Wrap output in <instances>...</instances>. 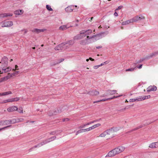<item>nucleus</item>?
<instances>
[{"label":"nucleus","instance_id":"nucleus-50","mask_svg":"<svg viewBox=\"0 0 158 158\" xmlns=\"http://www.w3.org/2000/svg\"><path fill=\"white\" fill-rule=\"evenodd\" d=\"M98 121H99V120H95L92 121H91V123H92V124L94 122Z\"/></svg>","mask_w":158,"mask_h":158},{"label":"nucleus","instance_id":"nucleus-1","mask_svg":"<svg viewBox=\"0 0 158 158\" xmlns=\"http://www.w3.org/2000/svg\"><path fill=\"white\" fill-rule=\"evenodd\" d=\"M125 149V148L123 146L118 147L109 152L106 157H112L114 156L115 155L123 152Z\"/></svg>","mask_w":158,"mask_h":158},{"label":"nucleus","instance_id":"nucleus-21","mask_svg":"<svg viewBox=\"0 0 158 158\" xmlns=\"http://www.w3.org/2000/svg\"><path fill=\"white\" fill-rule=\"evenodd\" d=\"M83 35V34H81L80 32V34H78L74 37V39L76 40H78L81 39L84 37Z\"/></svg>","mask_w":158,"mask_h":158},{"label":"nucleus","instance_id":"nucleus-35","mask_svg":"<svg viewBox=\"0 0 158 158\" xmlns=\"http://www.w3.org/2000/svg\"><path fill=\"white\" fill-rule=\"evenodd\" d=\"M9 102H11V98L2 101V103H5Z\"/></svg>","mask_w":158,"mask_h":158},{"label":"nucleus","instance_id":"nucleus-29","mask_svg":"<svg viewBox=\"0 0 158 158\" xmlns=\"http://www.w3.org/2000/svg\"><path fill=\"white\" fill-rule=\"evenodd\" d=\"M56 138V137L55 136H54L49 138L48 139V142H50L51 141H52L54 140Z\"/></svg>","mask_w":158,"mask_h":158},{"label":"nucleus","instance_id":"nucleus-41","mask_svg":"<svg viewBox=\"0 0 158 158\" xmlns=\"http://www.w3.org/2000/svg\"><path fill=\"white\" fill-rule=\"evenodd\" d=\"M145 126V125H144V124L141 125L140 126H139L138 127H137L136 128V129H139V128H142V127H144Z\"/></svg>","mask_w":158,"mask_h":158},{"label":"nucleus","instance_id":"nucleus-4","mask_svg":"<svg viewBox=\"0 0 158 158\" xmlns=\"http://www.w3.org/2000/svg\"><path fill=\"white\" fill-rule=\"evenodd\" d=\"M0 25L2 27H9L13 25V23L12 21H3L0 23Z\"/></svg>","mask_w":158,"mask_h":158},{"label":"nucleus","instance_id":"nucleus-8","mask_svg":"<svg viewBox=\"0 0 158 158\" xmlns=\"http://www.w3.org/2000/svg\"><path fill=\"white\" fill-rule=\"evenodd\" d=\"M145 18L143 16H135L132 19L133 23L136 22L138 21L143 19Z\"/></svg>","mask_w":158,"mask_h":158},{"label":"nucleus","instance_id":"nucleus-12","mask_svg":"<svg viewBox=\"0 0 158 158\" xmlns=\"http://www.w3.org/2000/svg\"><path fill=\"white\" fill-rule=\"evenodd\" d=\"M74 7H77V6H69L65 8V10L67 12H72L74 9Z\"/></svg>","mask_w":158,"mask_h":158},{"label":"nucleus","instance_id":"nucleus-43","mask_svg":"<svg viewBox=\"0 0 158 158\" xmlns=\"http://www.w3.org/2000/svg\"><path fill=\"white\" fill-rule=\"evenodd\" d=\"M19 112L20 113H23V110L22 107L19 108Z\"/></svg>","mask_w":158,"mask_h":158},{"label":"nucleus","instance_id":"nucleus-14","mask_svg":"<svg viewBox=\"0 0 158 158\" xmlns=\"http://www.w3.org/2000/svg\"><path fill=\"white\" fill-rule=\"evenodd\" d=\"M100 123H98L96 124H95L92 126L87 128L88 131H91V130H93L97 127H99L101 126Z\"/></svg>","mask_w":158,"mask_h":158},{"label":"nucleus","instance_id":"nucleus-15","mask_svg":"<svg viewBox=\"0 0 158 158\" xmlns=\"http://www.w3.org/2000/svg\"><path fill=\"white\" fill-rule=\"evenodd\" d=\"M2 69L3 70L2 72L5 73H7L10 71L12 69L11 68V67H3L2 65Z\"/></svg>","mask_w":158,"mask_h":158},{"label":"nucleus","instance_id":"nucleus-49","mask_svg":"<svg viewBox=\"0 0 158 158\" xmlns=\"http://www.w3.org/2000/svg\"><path fill=\"white\" fill-rule=\"evenodd\" d=\"M99 67H100V66L99 65H96V66H94V69H98Z\"/></svg>","mask_w":158,"mask_h":158},{"label":"nucleus","instance_id":"nucleus-10","mask_svg":"<svg viewBox=\"0 0 158 158\" xmlns=\"http://www.w3.org/2000/svg\"><path fill=\"white\" fill-rule=\"evenodd\" d=\"M18 109V107L16 106H12L8 108L7 110L9 112H12L15 111H17Z\"/></svg>","mask_w":158,"mask_h":158},{"label":"nucleus","instance_id":"nucleus-16","mask_svg":"<svg viewBox=\"0 0 158 158\" xmlns=\"http://www.w3.org/2000/svg\"><path fill=\"white\" fill-rule=\"evenodd\" d=\"M46 30V29H40L37 28H35L32 30L31 31L32 32L38 33L41 32H43Z\"/></svg>","mask_w":158,"mask_h":158},{"label":"nucleus","instance_id":"nucleus-47","mask_svg":"<svg viewBox=\"0 0 158 158\" xmlns=\"http://www.w3.org/2000/svg\"><path fill=\"white\" fill-rule=\"evenodd\" d=\"M129 102H135V99H131L129 100Z\"/></svg>","mask_w":158,"mask_h":158},{"label":"nucleus","instance_id":"nucleus-17","mask_svg":"<svg viewBox=\"0 0 158 158\" xmlns=\"http://www.w3.org/2000/svg\"><path fill=\"white\" fill-rule=\"evenodd\" d=\"M149 147L151 148H155L158 147V142L151 143L150 144Z\"/></svg>","mask_w":158,"mask_h":158},{"label":"nucleus","instance_id":"nucleus-2","mask_svg":"<svg viewBox=\"0 0 158 158\" xmlns=\"http://www.w3.org/2000/svg\"><path fill=\"white\" fill-rule=\"evenodd\" d=\"M69 46L68 43L64 42L56 47L55 49L56 50H63L67 49Z\"/></svg>","mask_w":158,"mask_h":158},{"label":"nucleus","instance_id":"nucleus-9","mask_svg":"<svg viewBox=\"0 0 158 158\" xmlns=\"http://www.w3.org/2000/svg\"><path fill=\"white\" fill-rule=\"evenodd\" d=\"M2 65L3 66V67H7V58H3L1 62ZM2 68V66H1Z\"/></svg>","mask_w":158,"mask_h":158},{"label":"nucleus","instance_id":"nucleus-58","mask_svg":"<svg viewBox=\"0 0 158 158\" xmlns=\"http://www.w3.org/2000/svg\"><path fill=\"white\" fill-rule=\"evenodd\" d=\"M102 47L101 46H98V47H96V48H98V49H99V48H101Z\"/></svg>","mask_w":158,"mask_h":158},{"label":"nucleus","instance_id":"nucleus-20","mask_svg":"<svg viewBox=\"0 0 158 158\" xmlns=\"http://www.w3.org/2000/svg\"><path fill=\"white\" fill-rule=\"evenodd\" d=\"M131 23H133V21H132V19H131L123 22L122 23V25H126Z\"/></svg>","mask_w":158,"mask_h":158},{"label":"nucleus","instance_id":"nucleus-34","mask_svg":"<svg viewBox=\"0 0 158 158\" xmlns=\"http://www.w3.org/2000/svg\"><path fill=\"white\" fill-rule=\"evenodd\" d=\"M11 102H17L19 100V98H11Z\"/></svg>","mask_w":158,"mask_h":158},{"label":"nucleus","instance_id":"nucleus-26","mask_svg":"<svg viewBox=\"0 0 158 158\" xmlns=\"http://www.w3.org/2000/svg\"><path fill=\"white\" fill-rule=\"evenodd\" d=\"M108 94L110 95H113L115 94L117 92L116 90H109L108 91Z\"/></svg>","mask_w":158,"mask_h":158},{"label":"nucleus","instance_id":"nucleus-61","mask_svg":"<svg viewBox=\"0 0 158 158\" xmlns=\"http://www.w3.org/2000/svg\"><path fill=\"white\" fill-rule=\"evenodd\" d=\"M89 59H87L86 60V61H87V62H88L89 61Z\"/></svg>","mask_w":158,"mask_h":158},{"label":"nucleus","instance_id":"nucleus-46","mask_svg":"<svg viewBox=\"0 0 158 158\" xmlns=\"http://www.w3.org/2000/svg\"><path fill=\"white\" fill-rule=\"evenodd\" d=\"M56 131H52V132H51L50 133V135H54L56 133Z\"/></svg>","mask_w":158,"mask_h":158},{"label":"nucleus","instance_id":"nucleus-37","mask_svg":"<svg viewBox=\"0 0 158 158\" xmlns=\"http://www.w3.org/2000/svg\"><path fill=\"white\" fill-rule=\"evenodd\" d=\"M17 123L23 122L24 119L22 118H19L16 119Z\"/></svg>","mask_w":158,"mask_h":158},{"label":"nucleus","instance_id":"nucleus-60","mask_svg":"<svg viewBox=\"0 0 158 158\" xmlns=\"http://www.w3.org/2000/svg\"><path fill=\"white\" fill-rule=\"evenodd\" d=\"M24 31H25V33H26L27 32V30H26V29L24 30Z\"/></svg>","mask_w":158,"mask_h":158},{"label":"nucleus","instance_id":"nucleus-40","mask_svg":"<svg viewBox=\"0 0 158 158\" xmlns=\"http://www.w3.org/2000/svg\"><path fill=\"white\" fill-rule=\"evenodd\" d=\"M86 126V124H84L81 125L78 127V128L81 129L85 127Z\"/></svg>","mask_w":158,"mask_h":158},{"label":"nucleus","instance_id":"nucleus-62","mask_svg":"<svg viewBox=\"0 0 158 158\" xmlns=\"http://www.w3.org/2000/svg\"><path fill=\"white\" fill-rule=\"evenodd\" d=\"M0 96H2V93H0Z\"/></svg>","mask_w":158,"mask_h":158},{"label":"nucleus","instance_id":"nucleus-19","mask_svg":"<svg viewBox=\"0 0 158 158\" xmlns=\"http://www.w3.org/2000/svg\"><path fill=\"white\" fill-rule=\"evenodd\" d=\"M8 120H0V125H5L9 124Z\"/></svg>","mask_w":158,"mask_h":158},{"label":"nucleus","instance_id":"nucleus-32","mask_svg":"<svg viewBox=\"0 0 158 158\" xmlns=\"http://www.w3.org/2000/svg\"><path fill=\"white\" fill-rule=\"evenodd\" d=\"M108 100H110V99L109 98H106V99H102L100 100H98V101H97L94 102V103H95L96 102H104V101H106Z\"/></svg>","mask_w":158,"mask_h":158},{"label":"nucleus","instance_id":"nucleus-18","mask_svg":"<svg viewBox=\"0 0 158 158\" xmlns=\"http://www.w3.org/2000/svg\"><path fill=\"white\" fill-rule=\"evenodd\" d=\"M13 15V14L10 13H5L0 14V18H4L8 16H11Z\"/></svg>","mask_w":158,"mask_h":158},{"label":"nucleus","instance_id":"nucleus-11","mask_svg":"<svg viewBox=\"0 0 158 158\" xmlns=\"http://www.w3.org/2000/svg\"><path fill=\"white\" fill-rule=\"evenodd\" d=\"M158 55V51H156L151 53L146 57V59H150Z\"/></svg>","mask_w":158,"mask_h":158},{"label":"nucleus","instance_id":"nucleus-28","mask_svg":"<svg viewBox=\"0 0 158 158\" xmlns=\"http://www.w3.org/2000/svg\"><path fill=\"white\" fill-rule=\"evenodd\" d=\"M9 78H10V77L9 76H7L1 79H0V83L4 81L5 80H7Z\"/></svg>","mask_w":158,"mask_h":158},{"label":"nucleus","instance_id":"nucleus-7","mask_svg":"<svg viewBox=\"0 0 158 158\" xmlns=\"http://www.w3.org/2000/svg\"><path fill=\"white\" fill-rule=\"evenodd\" d=\"M150 98V96L147 95V96H144L142 97V96H139L136 99H135V102H139L140 101H142L143 100L149 98Z\"/></svg>","mask_w":158,"mask_h":158},{"label":"nucleus","instance_id":"nucleus-55","mask_svg":"<svg viewBox=\"0 0 158 158\" xmlns=\"http://www.w3.org/2000/svg\"><path fill=\"white\" fill-rule=\"evenodd\" d=\"M56 114L55 113V112L54 113V114H53V113L50 114V113H49V115L50 116H52L54 114Z\"/></svg>","mask_w":158,"mask_h":158},{"label":"nucleus","instance_id":"nucleus-53","mask_svg":"<svg viewBox=\"0 0 158 158\" xmlns=\"http://www.w3.org/2000/svg\"><path fill=\"white\" fill-rule=\"evenodd\" d=\"M86 126L89 125L91 124H92V123H91V122H89L88 123H86Z\"/></svg>","mask_w":158,"mask_h":158},{"label":"nucleus","instance_id":"nucleus-52","mask_svg":"<svg viewBox=\"0 0 158 158\" xmlns=\"http://www.w3.org/2000/svg\"><path fill=\"white\" fill-rule=\"evenodd\" d=\"M142 64H140L139 66L137 67V68L139 69H140L142 68Z\"/></svg>","mask_w":158,"mask_h":158},{"label":"nucleus","instance_id":"nucleus-5","mask_svg":"<svg viewBox=\"0 0 158 158\" xmlns=\"http://www.w3.org/2000/svg\"><path fill=\"white\" fill-rule=\"evenodd\" d=\"M114 131L112 130H108L106 131L103 132V133H101L99 137H105L107 135H110L113 133Z\"/></svg>","mask_w":158,"mask_h":158},{"label":"nucleus","instance_id":"nucleus-56","mask_svg":"<svg viewBox=\"0 0 158 158\" xmlns=\"http://www.w3.org/2000/svg\"><path fill=\"white\" fill-rule=\"evenodd\" d=\"M104 63H103L102 64H101L100 65H99L100 66V67L101 66H102V65H103L104 64Z\"/></svg>","mask_w":158,"mask_h":158},{"label":"nucleus","instance_id":"nucleus-59","mask_svg":"<svg viewBox=\"0 0 158 158\" xmlns=\"http://www.w3.org/2000/svg\"><path fill=\"white\" fill-rule=\"evenodd\" d=\"M104 64H107L108 63V62L107 61H106L104 62Z\"/></svg>","mask_w":158,"mask_h":158},{"label":"nucleus","instance_id":"nucleus-36","mask_svg":"<svg viewBox=\"0 0 158 158\" xmlns=\"http://www.w3.org/2000/svg\"><path fill=\"white\" fill-rule=\"evenodd\" d=\"M46 8L49 11H52L53 10L51 8V6L50 5H46Z\"/></svg>","mask_w":158,"mask_h":158},{"label":"nucleus","instance_id":"nucleus-23","mask_svg":"<svg viewBox=\"0 0 158 158\" xmlns=\"http://www.w3.org/2000/svg\"><path fill=\"white\" fill-rule=\"evenodd\" d=\"M70 27H68V25H62V26H60L59 28V30H61V31H64V30H65L67 29V28H69Z\"/></svg>","mask_w":158,"mask_h":158},{"label":"nucleus","instance_id":"nucleus-33","mask_svg":"<svg viewBox=\"0 0 158 158\" xmlns=\"http://www.w3.org/2000/svg\"><path fill=\"white\" fill-rule=\"evenodd\" d=\"M12 94L11 91H9L8 92L2 93V96H5Z\"/></svg>","mask_w":158,"mask_h":158},{"label":"nucleus","instance_id":"nucleus-27","mask_svg":"<svg viewBox=\"0 0 158 158\" xmlns=\"http://www.w3.org/2000/svg\"><path fill=\"white\" fill-rule=\"evenodd\" d=\"M22 10H17L14 12V14L17 15H19L22 14Z\"/></svg>","mask_w":158,"mask_h":158},{"label":"nucleus","instance_id":"nucleus-42","mask_svg":"<svg viewBox=\"0 0 158 158\" xmlns=\"http://www.w3.org/2000/svg\"><path fill=\"white\" fill-rule=\"evenodd\" d=\"M15 69H12V71H15V70H19V68L18 66L17 65H15Z\"/></svg>","mask_w":158,"mask_h":158},{"label":"nucleus","instance_id":"nucleus-39","mask_svg":"<svg viewBox=\"0 0 158 158\" xmlns=\"http://www.w3.org/2000/svg\"><path fill=\"white\" fill-rule=\"evenodd\" d=\"M64 60V59H63V58H61V59H60L58 60V62L56 63L55 64H57L59 63H60L61 62H63Z\"/></svg>","mask_w":158,"mask_h":158},{"label":"nucleus","instance_id":"nucleus-6","mask_svg":"<svg viewBox=\"0 0 158 158\" xmlns=\"http://www.w3.org/2000/svg\"><path fill=\"white\" fill-rule=\"evenodd\" d=\"M48 143L49 142H48V139H47L46 140H43L40 143H39L37 145H35V146H34V147L32 148L31 149H30V150H31L32 149L35 148L37 147H40L41 146H42L44 145H45Z\"/></svg>","mask_w":158,"mask_h":158},{"label":"nucleus","instance_id":"nucleus-13","mask_svg":"<svg viewBox=\"0 0 158 158\" xmlns=\"http://www.w3.org/2000/svg\"><path fill=\"white\" fill-rule=\"evenodd\" d=\"M157 88L155 86H150L147 88L148 92L151 91H155L156 90Z\"/></svg>","mask_w":158,"mask_h":158},{"label":"nucleus","instance_id":"nucleus-51","mask_svg":"<svg viewBox=\"0 0 158 158\" xmlns=\"http://www.w3.org/2000/svg\"><path fill=\"white\" fill-rule=\"evenodd\" d=\"M122 8V6H119L115 10H120V9H121Z\"/></svg>","mask_w":158,"mask_h":158},{"label":"nucleus","instance_id":"nucleus-38","mask_svg":"<svg viewBox=\"0 0 158 158\" xmlns=\"http://www.w3.org/2000/svg\"><path fill=\"white\" fill-rule=\"evenodd\" d=\"M135 69V68H130V69H126V72H128V71H133Z\"/></svg>","mask_w":158,"mask_h":158},{"label":"nucleus","instance_id":"nucleus-63","mask_svg":"<svg viewBox=\"0 0 158 158\" xmlns=\"http://www.w3.org/2000/svg\"><path fill=\"white\" fill-rule=\"evenodd\" d=\"M34 122V121H31L30 122L31 123H33Z\"/></svg>","mask_w":158,"mask_h":158},{"label":"nucleus","instance_id":"nucleus-64","mask_svg":"<svg viewBox=\"0 0 158 158\" xmlns=\"http://www.w3.org/2000/svg\"><path fill=\"white\" fill-rule=\"evenodd\" d=\"M126 109V107L125 108H124L123 109V110H125Z\"/></svg>","mask_w":158,"mask_h":158},{"label":"nucleus","instance_id":"nucleus-30","mask_svg":"<svg viewBox=\"0 0 158 158\" xmlns=\"http://www.w3.org/2000/svg\"><path fill=\"white\" fill-rule=\"evenodd\" d=\"M88 39H86L85 40H81L80 42V44L82 45H85L87 44V41Z\"/></svg>","mask_w":158,"mask_h":158},{"label":"nucleus","instance_id":"nucleus-22","mask_svg":"<svg viewBox=\"0 0 158 158\" xmlns=\"http://www.w3.org/2000/svg\"><path fill=\"white\" fill-rule=\"evenodd\" d=\"M89 93L92 95H97L99 94V92L95 90L89 92Z\"/></svg>","mask_w":158,"mask_h":158},{"label":"nucleus","instance_id":"nucleus-44","mask_svg":"<svg viewBox=\"0 0 158 158\" xmlns=\"http://www.w3.org/2000/svg\"><path fill=\"white\" fill-rule=\"evenodd\" d=\"M122 96V95H119L118 96H114L112 98H109L110 99V100H111L114 98H117L118 97H120Z\"/></svg>","mask_w":158,"mask_h":158},{"label":"nucleus","instance_id":"nucleus-24","mask_svg":"<svg viewBox=\"0 0 158 158\" xmlns=\"http://www.w3.org/2000/svg\"><path fill=\"white\" fill-rule=\"evenodd\" d=\"M86 131H88L87 128L85 129H81L77 131L76 134V135H77L79 133Z\"/></svg>","mask_w":158,"mask_h":158},{"label":"nucleus","instance_id":"nucleus-25","mask_svg":"<svg viewBox=\"0 0 158 158\" xmlns=\"http://www.w3.org/2000/svg\"><path fill=\"white\" fill-rule=\"evenodd\" d=\"M8 121L9 124H14L17 123L16 119L14 118L12 119H9Z\"/></svg>","mask_w":158,"mask_h":158},{"label":"nucleus","instance_id":"nucleus-3","mask_svg":"<svg viewBox=\"0 0 158 158\" xmlns=\"http://www.w3.org/2000/svg\"><path fill=\"white\" fill-rule=\"evenodd\" d=\"M92 32V31L90 29L87 30H83L81 31V34H83L84 37L87 36V39L88 40L92 39L95 36V35H94L91 37H89L88 35H90Z\"/></svg>","mask_w":158,"mask_h":158},{"label":"nucleus","instance_id":"nucleus-57","mask_svg":"<svg viewBox=\"0 0 158 158\" xmlns=\"http://www.w3.org/2000/svg\"><path fill=\"white\" fill-rule=\"evenodd\" d=\"M89 60H91V61H94V60L93 59H92V58H91V57H90L89 58Z\"/></svg>","mask_w":158,"mask_h":158},{"label":"nucleus","instance_id":"nucleus-48","mask_svg":"<svg viewBox=\"0 0 158 158\" xmlns=\"http://www.w3.org/2000/svg\"><path fill=\"white\" fill-rule=\"evenodd\" d=\"M11 126V125H9V126H6V127H3L2 128H0V131H1V130H2V129H5L6 128L8 127H10Z\"/></svg>","mask_w":158,"mask_h":158},{"label":"nucleus","instance_id":"nucleus-45","mask_svg":"<svg viewBox=\"0 0 158 158\" xmlns=\"http://www.w3.org/2000/svg\"><path fill=\"white\" fill-rule=\"evenodd\" d=\"M69 119L68 118H63L62 119V121L63 122H66V121H69Z\"/></svg>","mask_w":158,"mask_h":158},{"label":"nucleus","instance_id":"nucleus-31","mask_svg":"<svg viewBox=\"0 0 158 158\" xmlns=\"http://www.w3.org/2000/svg\"><path fill=\"white\" fill-rule=\"evenodd\" d=\"M15 72L14 73H13L10 74V77H12V75L15 76L16 75H18L19 73V71H16V70H15V71H14Z\"/></svg>","mask_w":158,"mask_h":158},{"label":"nucleus","instance_id":"nucleus-54","mask_svg":"<svg viewBox=\"0 0 158 158\" xmlns=\"http://www.w3.org/2000/svg\"><path fill=\"white\" fill-rule=\"evenodd\" d=\"M114 15L115 16H117L118 14L116 12H115L114 14Z\"/></svg>","mask_w":158,"mask_h":158}]
</instances>
